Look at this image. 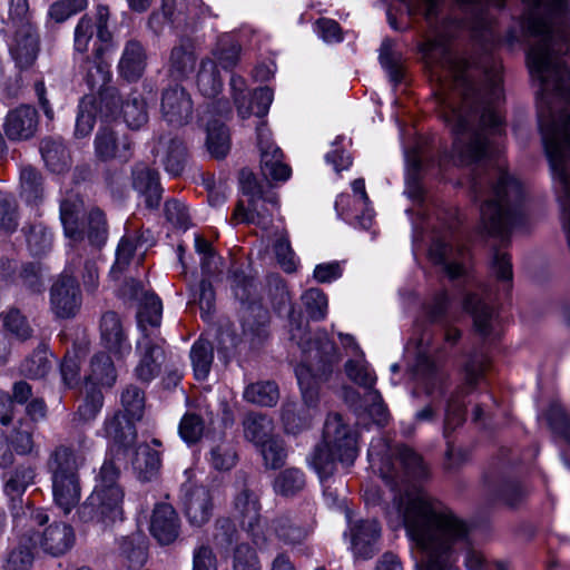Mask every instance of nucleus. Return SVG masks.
I'll list each match as a JSON object with an SVG mask.
<instances>
[{"label": "nucleus", "mask_w": 570, "mask_h": 570, "mask_svg": "<svg viewBox=\"0 0 570 570\" xmlns=\"http://www.w3.org/2000/svg\"><path fill=\"white\" fill-rule=\"evenodd\" d=\"M357 456V440L355 431L338 413L330 414L324 423L323 442L315 446L312 464L317 471L323 485V494L328 505L340 503L341 492L334 487L333 476L336 464L350 466Z\"/></svg>", "instance_id": "nucleus-3"}, {"label": "nucleus", "mask_w": 570, "mask_h": 570, "mask_svg": "<svg viewBox=\"0 0 570 570\" xmlns=\"http://www.w3.org/2000/svg\"><path fill=\"white\" fill-rule=\"evenodd\" d=\"M350 531L352 549L356 557L370 559L377 552L376 543L381 528L376 520L356 521L351 525Z\"/></svg>", "instance_id": "nucleus-26"}, {"label": "nucleus", "mask_w": 570, "mask_h": 570, "mask_svg": "<svg viewBox=\"0 0 570 570\" xmlns=\"http://www.w3.org/2000/svg\"><path fill=\"white\" fill-rule=\"evenodd\" d=\"M130 183L147 209H159L164 188L157 169L145 163H136L131 168Z\"/></svg>", "instance_id": "nucleus-18"}, {"label": "nucleus", "mask_w": 570, "mask_h": 570, "mask_svg": "<svg viewBox=\"0 0 570 570\" xmlns=\"http://www.w3.org/2000/svg\"><path fill=\"white\" fill-rule=\"evenodd\" d=\"M40 151L50 171L61 174L69 168L70 155L61 141L46 138L41 141Z\"/></svg>", "instance_id": "nucleus-41"}, {"label": "nucleus", "mask_w": 570, "mask_h": 570, "mask_svg": "<svg viewBox=\"0 0 570 570\" xmlns=\"http://www.w3.org/2000/svg\"><path fill=\"white\" fill-rule=\"evenodd\" d=\"M190 289L193 292L194 302L199 306L202 317L209 320L215 312L216 299L212 282L204 277Z\"/></svg>", "instance_id": "nucleus-57"}, {"label": "nucleus", "mask_w": 570, "mask_h": 570, "mask_svg": "<svg viewBox=\"0 0 570 570\" xmlns=\"http://www.w3.org/2000/svg\"><path fill=\"white\" fill-rule=\"evenodd\" d=\"M104 394L99 386L86 384L83 397L75 413V420L87 423L94 421L104 406Z\"/></svg>", "instance_id": "nucleus-46"}, {"label": "nucleus", "mask_w": 570, "mask_h": 570, "mask_svg": "<svg viewBox=\"0 0 570 570\" xmlns=\"http://www.w3.org/2000/svg\"><path fill=\"white\" fill-rule=\"evenodd\" d=\"M166 340L160 333L140 335L136 343V353L139 362L135 368V375L141 383H150L160 372L166 358Z\"/></svg>", "instance_id": "nucleus-13"}, {"label": "nucleus", "mask_w": 570, "mask_h": 570, "mask_svg": "<svg viewBox=\"0 0 570 570\" xmlns=\"http://www.w3.org/2000/svg\"><path fill=\"white\" fill-rule=\"evenodd\" d=\"M86 384L111 387L117 380V372L108 353H96L90 361V372Z\"/></svg>", "instance_id": "nucleus-36"}, {"label": "nucleus", "mask_w": 570, "mask_h": 570, "mask_svg": "<svg viewBox=\"0 0 570 570\" xmlns=\"http://www.w3.org/2000/svg\"><path fill=\"white\" fill-rule=\"evenodd\" d=\"M206 145L209 154L216 159H223L230 149V137L228 128L218 120H214L207 126Z\"/></svg>", "instance_id": "nucleus-48"}, {"label": "nucleus", "mask_w": 570, "mask_h": 570, "mask_svg": "<svg viewBox=\"0 0 570 570\" xmlns=\"http://www.w3.org/2000/svg\"><path fill=\"white\" fill-rule=\"evenodd\" d=\"M306 313L312 321L318 322L326 317L327 297L320 288H309L302 295Z\"/></svg>", "instance_id": "nucleus-64"}, {"label": "nucleus", "mask_w": 570, "mask_h": 570, "mask_svg": "<svg viewBox=\"0 0 570 570\" xmlns=\"http://www.w3.org/2000/svg\"><path fill=\"white\" fill-rule=\"evenodd\" d=\"M257 130L262 174L267 180L285 181L291 176V168L283 163L282 149L274 144L264 142L261 128Z\"/></svg>", "instance_id": "nucleus-29"}, {"label": "nucleus", "mask_w": 570, "mask_h": 570, "mask_svg": "<svg viewBox=\"0 0 570 570\" xmlns=\"http://www.w3.org/2000/svg\"><path fill=\"white\" fill-rule=\"evenodd\" d=\"M119 553L128 569L142 567L148 558L145 538L140 533L122 537L119 541Z\"/></svg>", "instance_id": "nucleus-35"}, {"label": "nucleus", "mask_w": 570, "mask_h": 570, "mask_svg": "<svg viewBox=\"0 0 570 570\" xmlns=\"http://www.w3.org/2000/svg\"><path fill=\"white\" fill-rule=\"evenodd\" d=\"M9 23L14 29L10 55L20 70L29 69L37 60L40 37L31 21L28 0H10Z\"/></svg>", "instance_id": "nucleus-9"}, {"label": "nucleus", "mask_w": 570, "mask_h": 570, "mask_svg": "<svg viewBox=\"0 0 570 570\" xmlns=\"http://www.w3.org/2000/svg\"><path fill=\"white\" fill-rule=\"evenodd\" d=\"M125 122L132 130L144 127L149 119L147 102L140 94L134 92L121 104Z\"/></svg>", "instance_id": "nucleus-45"}, {"label": "nucleus", "mask_w": 570, "mask_h": 570, "mask_svg": "<svg viewBox=\"0 0 570 570\" xmlns=\"http://www.w3.org/2000/svg\"><path fill=\"white\" fill-rule=\"evenodd\" d=\"M493 492L497 500L510 508L518 507L528 497L525 487L515 479H503Z\"/></svg>", "instance_id": "nucleus-52"}, {"label": "nucleus", "mask_w": 570, "mask_h": 570, "mask_svg": "<svg viewBox=\"0 0 570 570\" xmlns=\"http://www.w3.org/2000/svg\"><path fill=\"white\" fill-rule=\"evenodd\" d=\"M209 461L218 471L230 470L237 462V453L232 442L222 439L219 443L212 446Z\"/></svg>", "instance_id": "nucleus-58"}, {"label": "nucleus", "mask_w": 570, "mask_h": 570, "mask_svg": "<svg viewBox=\"0 0 570 570\" xmlns=\"http://www.w3.org/2000/svg\"><path fill=\"white\" fill-rule=\"evenodd\" d=\"M240 46L238 42L229 37L219 39L214 56L216 58V66L225 70H232L239 61Z\"/></svg>", "instance_id": "nucleus-59"}, {"label": "nucleus", "mask_w": 570, "mask_h": 570, "mask_svg": "<svg viewBox=\"0 0 570 570\" xmlns=\"http://www.w3.org/2000/svg\"><path fill=\"white\" fill-rule=\"evenodd\" d=\"M189 356L196 380H206L214 362V346L212 342L200 336L194 342Z\"/></svg>", "instance_id": "nucleus-42"}, {"label": "nucleus", "mask_w": 570, "mask_h": 570, "mask_svg": "<svg viewBox=\"0 0 570 570\" xmlns=\"http://www.w3.org/2000/svg\"><path fill=\"white\" fill-rule=\"evenodd\" d=\"M129 288L131 296L140 301L137 312V323L140 335L153 332L160 333L159 327L163 316L160 298L154 293H144V286L140 282L131 281Z\"/></svg>", "instance_id": "nucleus-19"}, {"label": "nucleus", "mask_w": 570, "mask_h": 570, "mask_svg": "<svg viewBox=\"0 0 570 570\" xmlns=\"http://www.w3.org/2000/svg\"><path fill=\"white\" fill-rule=\"evenodd\" d=\"M232 508L242 530L247 533L253 543L256 546L265 543L266 534L261 514V491L254 478L245 471L236 473Z\"/></svg>", "instance_id": "nucleus-8"}, {"label": "nucleus", "mask_w": 570, "mask_h": 570, "mask_svg": "<svg viewBox=\"0 0 570 570\" xmlns=\"http://www.w3.org/2000/svg\"><path fill=\"white\" fill-rule=\"evenodd\" d=\"M38 122L36 108L21 105L8 112L3 128L10 140H28L35 136Z\"/></svg>", "instance_id": "nucleus-25"}, {"label": "nucleus", "mask_w": 570, "mask_h": 570, "mask_svg": "<svg viewBox=\"0 0 570 570\" xmlns=\"http://www.w3.org/2000/svg\"><path fill=\"white\" fill-rule=\"evenodd\" d=\"M29 540L32 547H39L46 554L61 557L73 547L76 534L70 524L53 521L42 532L33 533Z\"/></svg>", "instance_id": "nucleus-17"}, {"label": "nucleus", "mask_w": 570, "mask_h": 570, "mask_svg": "<svg viewBox=\"0 0 570 570\" xmlns=\"http://www.w3.org/2000/svg\"><path fill=\"white\" fill-rule=\"evenodd\" d=\"M37 466L31 463L18 464L12 471L3 475L4 493L11 501V509L14 517L19 515L22 508V497L27 488L35 483ZM22 513H26L22 511Z\"/></svg>", "instance_id": "nucleus-23"}, {"label": "nucleus", "mask_w": 570, "mask_h": 570, "mask_svg": "<svg viewBox=\"0 0 570 570\" xmlns=\"http://www.w3.org/2000/svg\"><path fill=\"white\" fill-rule=\"evenodd\" d=\"M181 521L169 503H157L153 510L149 523V531L160 546L174 543L180 533Z\"/></svg>", "instance_id": "nucleus-20"}, {"label": "nucleus", "mask_w": 570, "mask_h": 570, "mask_svg": "<svg viewBox=\"0 0 570 570\" xmlns=\"http://www.w3.org/2000/svg\"><path fill=\"white\" fill-rule=\"evenodd\" d=\"M345 373L347 377L364 387L366 391L374 389L376 376L373 371L370 370L368 364L363 360H348L345 365Z\"/></svg>", "instance_id": "nucleus-61"}, {"label": "nucleus", "mask_w": 570, "mask_h": 570, "mask_svg": "<svg viewBox=\"0 0 570 570\" xmlns=\"http://www.w3.org/2000/svg\"><path fill=\"white\" fill-rule=\"evenodd\" d=\"M120 475V468L114 458L105 459L96 475L92 492L77 508L80 522L107 528L122 520L125 491L119 483Z\"/></svg>", "instance_id": "nucleus-4"}, {"label": "nucleus", "mask_w": 570, "mask_h": 570, "mask_svg": "<svg viewBox=\"0 0 570 570\" xmlns=\"http://www.w3.org/2000/svg\"><path fill=\"white\" fill-rule=\"evenodd\" d=\"M1 272L6 277H10L11 274L18 272L13 282L30 294L40 295L46 289L45 268L40 262H26L17 268L16 263L7 259L1 263Z\"/></svg>", "instance_id": "nucleus-24"}, {"label": "nucleus", "mask_w": 570, "mask_h": 570, "mask_svg": "<svg viewBox=\"0 0 570 570\" xmlns=\"http://www.w3.org/2000/svg\"><path fill=\"white\" fill-rule=\"evenodd\" d=\"M273 207L264 197L248 198V206L239 200L232 219L236 223L254 224L267 229L273 223Z\"/></svg>", "instance_id": "nucleus-30"}, {"label": "nucleus", "mask_w": 570, "mask_h": 570, "mask_svg": "<svg viewBox=\"0 0 570 570\" xmlns=\"http://www.w3.org/2000/svg\"><path fill=\"white\" fill-rule=\"evenodd\" d=\"M206 425L203 416L196 412H186L178 425V434L188 445L197 444L205 432Z\"/></svg>", "instance_id": "nucleus-53"}, {"label": "nucleus", "mask_w": 570, "mask_h": 570, "mask_svg": "<svg viewBox=\"0 0 570 570\" xmlns=\"http://www.w3.org/2000/svg\"><path fill=\"white\" fill-rule=\"evenodd\" d=\"M86 458L65 445H57L49 454L46 468L51 475L55 503L68 514L79 502L81 487L79 469Z\"/></svg>", "instance_id": "nucleus-7"}, {"label": "nucleus", "mask_w": 570, "mask_h": 570, "mask_svg": "<svg viewBox=\"0 0 570 570\" xmlns=\"http://www.w3.org/2000/svg\"><path fill=\"white\" fill-rule=\"evenodd\" d=\"M305 485V474L297 468H287L281 471L273 482L274 492L285 498L297 495L304 490Z\"/></svg>", "instance_id": "nucleus-44"}, {"label": "nucleus", "mask_w": 570, "mask_h": 570, "mask_svg": "<svg viewBox=\"0 0 570 570\" xmlns=\"http://www.w3.org/2000/svg\"><path fill=\"white\" fill-rule=\"evenodd\" d=\"M450 297L445 291L436 293L432 301L424 305L425 318L430 324L444 326L450 322Z\"/></svg>", "instance_id": "nucleus-56"}, {"label": "nucleus", "mask_w": 570, "mask_h": 570, "mask_svg": "<svg viewBox=\"0 0 570 570\" xmlns=\"http://www.w3.org/2000/svg\"><path fill=\"white\" fill-rule=\"evenodd\" d=\"M21 196L29 204H37L43 197V178L32 166H24L20 171Z\"/></svg>", "instance_id": "nucleus-49"}, {"label": "nucleus", "mask_w": 570, "mask_h": 570, "mask_svg": "<svg viewBox=\"0 0 570 570\" xmlns=\"http://www.w3.org/2000/svg\"><path fill=\"white\" fill-rule=\"evenodd\" d=\"M160 112L170 126L181 127L193 117V100L188 91L179 83H168L161 91Z\"/></svg>", "instance_id": "nucleus-15"}, {"label": "nucleus", "mask_w": 570, "mask_h": 570, "mask_svg": "<svg viewBox=\"0 0 570 570\" xmlns=\"http://www.w3.org/2000/svg\"><path fill=\"white\" fill-rule=\"evenodd\" d=\"M188 153L185 142L178 137L169 138L165 142L161 164L171 177H179L187 165Z\"/></svg>", "instance_id": "nucleus-37"}, {"label": "nucleus", "mask_w": 570, "mask_h": 570, "mask_svg": "<svg viewBox=\"0 0 570 570\" xmlns=\"http://www.w3.org/2000/svg\"><path fill=\"white\" fill-rule=\"evenodd\" d=\"M380 472L397 492L394 501L409 537L424 552L420 570H451L460 549H468L469 570H508L505 563L488 562L481 552L469 549L468 524L422 488L410 485L428 476L422 456L413 449L404 444L390 449L381 459Z\"/></svg>", "instance_id": "nucleus-1"}, {"label": "nucleus", "mask_w": 570, "mask_h": 570, "mask_svg": "<svg viewBox=\"0 0 570 570\" xmlns=\"http://www.w3.org/2000/svg\"><path fill=\"white\" fill-rule=\"evenodd\" d=\"M259 446L266 468L276 470L285 464L287 451L282 439L273 436Z\"/></svg>", "instance_id": "nucleus-63"}, {"label": "nucleus", "mask_w": 570, "mask_h": 570, "mask_svg": "<svg viewBox=\"0 0 570 570\" xmlns=\"http://www.w3.org/2000/svg\"><path fill=\"white\" fill-rule=\"evenodd\" d=\"M238 530L230 518L220 517L215 521L213 540L217 548L228 550L238 541Z\"/></svg>", "instance_id": "nucleus-60"}, {"label": "nucleus", "mask_w": 570, "mask_h": 570, "mask_svg": "<svg viewBox=\"0 0 570 570\" xmlns=\"http://www.w3.org/2000/svg\"><path fill=\"white\" fill-rule=\"evenodd\" d=\"M53 354L46 342H40L38 346L27 355L19 365V373L29 380H42L52 370L51 357Z\"/></svg>", "instance_id": "nucleus-32"}, {"label": "nucleus", "mask_w": 570, "mask_h": 570, "mask_svg": "<svg viewBox=\"0 0 570 570\" xmlns=\"http://www.w3.org/2000/svg\"><path fill=\"white\" fill-rule=\"evenodd\" d=\"M27 246L32 256H42L52 247V234L41 223L23 226Z\"/></svg>", "instance_id": "nucleus-47"}, {"label": "nucleus", "mask_w": 570, "mask_h": 570, "mask_svg": "<svg viewBox=\"0 0 570 570\" xmlns=\"http://www.w3.org/2000/svg\"><path fill=\"white\" fill-rule=\"evenodd\" d=\"M245 439L259 445L273 438V420L261 412H249L243 420Z\"/></svg>", "instance_id": "nucleus-39"}, {"label": "nucleus", "mask_w": 570, "mask_h": 570, "mask_svg": "<svg viewBox=\"0 0 570 570\" xmlns=\"http://www.w3.org/2000/svg\"><path fill=\"white\" fill-rule=\"evenodd\" d=\"M120 404L125 415L140 421L145 411L144 391L134 384L127 385L120 394Z\"/></svg>", "instance_id": "nucleus-54"}, {"label": "nucleus", "mask_w": 570, "mask_h": 570, "mask_svg": "<svg viewBox=\"0 0 570 570\" xmlns=\"http://www.w3.org/2000/svg\"><path fill=\"white\" fill-rule=\"evenodd\" d=\"M490 358L483 353H474L464 366V383L458 386L446 400L443 435L448 440L446 470H454L464 460L462 451H455L450 443V434L465 422L466 407L464 397L476 386L490 367Z\"/></svg>", "instance_id": "nucleus-5"}, {"label": "nucleus", "mask_w": 570, "mask_h": 570, "mask_svg": "<svg viewBox=\"0 0 570 570\" xmlns=\"http://www.w3.org/2000/svg\"><path fill=\"white\" fill-rule=\"evenodd\" d=\"M313 510L306 504L301 510L286 511L271 520L275 537L286 546L295 547L305 542L313 531Z\"/></svg>", "instance_id": "nucleus-12"}, {"label": "nucleus", "mask_w": 570, "mask_h": 570, "mask_svg": "<svg viewBox=\"0 0 570 570\" xmlns=\"http://www.w3.org/2000/svg\"><path fill=\"white\" fill-rule=\"evenodd\" d=\"M244 399L261 406H274L279 399L278 386L273 381L249 384L244 391Z\"/></svg>", "instance_id": "nucleus-50"}, {"label": "nucleus", "mask_w": 570, "mask_h": 570, "mask_svg": "<svg viewBox=\"0 0 570 570\" xmlns=\"http://www.w3.org/2000/svg\"><path fill=\"white\" fill-rule=\"evenodd\" d=\"M238 180L243 194L248 196V198L264 197V199L273 207L278 206V197L276 193L271 189L265 190L264 186L257 180L252 170L247 168L240 169Z\"/></svg>", "instance_id": "nucleus-51"}, {"label": "nucleus", "mask_w": 570, "mask_h": 570, "mask_svg": "<svg viewBox=\"0 0 570 570\" xmlns=\"http://www.w3.org/2000/svg\"><path fill=\"white\" fill-rule=\"evenodd\" d=\"M429 253L433 263L441 265L450 279L459 281L464 277L463 266L451 259L453 255V247L451 244L436 238L432 242Z\"/></svg>", "instance_id": "nucleus-38"}, {"label": "nucleus", "mask_w": 570, "mask_h": 570, "mask_svg": "<svg viewBox=\"0 0 570 570\" xmlns=\"http://www.w3.org/2000/svg\"><path fill=\"white\" fill-rule=\"evenodd\" d=\"M197 86L203 95L208 97H214L220 92L223 82L214 61H202L197 73Z\"/></svg>", "instance_id": "nucleus-55"}, {"label": "nucleus", "mask_w": 570, "mask_h": 570, "mask_svg": "<svg viewBox=\"0 0 570 570\" xmlns=\"http://www.w3.org/2000/svg\"><path fill=\"white\" fill-rule=\"evenodd\" d=\"M83 212V200L79 195H69L60 203V220L65 236L78 245L87 240L96 250H100L107 243L109 226L105 212L92 206L80 222Z\"/></svg>", "instance_id": "nucleus-6"}, {"label": "nucleus", "mask_w": 570, "mask_h": 570, "mask_svg": "<svg viewBox=\"0 0 570 570\" xmlns=\"http://www.w3.org/2000/svg\"><path fill=\"white\" fill-rule=\"evenodd\" d=\"M417 389L431 400L414 415L416 423L434 422L438 420V404L445 395L449 387V374L439 366L430 356L419 355L415 365Z\"/></svg>", "instance_id": "nucleus-10"}, {"label": "nucleus", "mask_w": 570, "mask_h": 570, "mask_svg": "<svg viewBox=\"0 0 570 570\" xmlns=\"http://www.w3.org/2000/svg\"><path fill=\"white\" fill-rule=\"evenodd\" d=\"M463 308L473 318L475 332L484 340L492 334L494 309L475 293H468L463 298Z\"/></svg>", "instance_id": "nucleus-33"}, {"label": "nucleus", "mask_w": 570, "mask_h": 570, "mask_svg": "<svg viewBox=\"0 0 570 570\" xmlns=\"http://www.w3.org/2000/svg\"><path fill=\"white\" fill-rule=\"evenodd\" d=\"M131 145L127 135L119 138L114 127L101 126L95 137V155L101 161H108L116 157L127 161L131 157Z\"/></svg>", "instance_id": "nucleus-22"}, {"label": "nucleus", "mask_w": 570, "mask_h": 570, "mask_svg": "<svg viewBox=\"0 0 570 570\" xmlns=\"http://www.w3.org/2000/svg\"><path fill=\"white\" fill-rule=\"evenodd\" d=\"M82 295L77 279L61 274L51 285L50 305L59 318H71L80 309Z\"/></svg>", "instance_id": "nucleus-16"}, {"label": "nucleus", "mask_w": 570, "mask_h": 570, "mask_svg": "<svg viewBox=\"0 0 570 570\" xmlns=\"http://www.w3.org/2000/svg\"><path fill=\"white\" fill-rule=\"evenodd\" d=\"M110 9L106 4L96 7L95 17L85 13L77 22L73 32V48L79 53H86L89 43L96 35L99 45L95 42L94 56L98 58L111 48L112 33L109 30Z\"/></svg>", "instance_id": "nucleus-11"}, {"label": "nucleus", "mask_w": 570, "mask_h": 570, "mask_svg": "<svg viewBox=\"0 0 570 570\" xmlns=\"http://www.w3.org/2000/svg\"><path fill=\"white\" fill-rule=\"evenodd\" d=\"M279 289V304L288 305L289 340L299 346L304 355L303 364L295 371L303 399L302 405L314 412L320 402L321 384L330 380L338 361L336 345L325 331L311 335L308 322L291 305L285 286L282 285Z\"/></svg>", "instance_id": "nucleus-2"}, {"label": "nucleus", "mask_w": 570, "mask_h": 570, "mask_svg": "<svg viewBox=\"0 0 570 570\" xmlns=\"http://www.w3.org/2000/svg\"><path fill=\"white\" fill-rule=\"evenodd\" d=\"M99 332L101 344L109 353L117 357H124L131 351L128 335L118 313L105 312L100 317Z\"/></svg>", "instance_id": "nucleus-21"}, {"label": "nucleus", "mask_w": 570, "mask_h": 570, "mask_svg": "<svg viewBox=\"0 0 570 570\" xmlns=\"http://www.w3.org/2000/svg\"><path fill=\"white\" fill-rule=\"evenodd\" d=\"M313 411L289 401L282 405V422L286 433L298 434L311 426Z\"/></svg>", "instance_id": "nucleus-40"}, {"label": "nucleus", "mask_w": 570, "mask_h": 570, "mask_svg": "<svg viewBox=\"0 0 570 570\" xmlns=\"http://www.w3.org/2000/svg\"><path fill=\"white\" fill-rule=\"evenodd\" d=\"M380 62L387 70L395 83L401 82L404 76L401 55L393 50V41L385 39L380 48Z\"/></svg>", "instance_id": "nucleus-62"}, {"label": "nucleus", "mask_w": 570, "mask_h": 570, "mask_svg": "<svg viewBox=\"0 0 570 570\" xmlns=\"http://www.w3.org/2000/svg\"><path fill=\"white\" fill-rule=\"evenodd\" d=\"M196 56L188 38H181L179 43L174 46L168 61V76L175 83L187 79L195 70Z\"/></svg>", "instance_id": "nucleus-31"}, {"label": "nucleus", "mask_w": 570, "mask_h": 570, "mask_svg": "<svg viewBox=\"0 0 570 570\" xmlns=\"http://www.w3.org/2000/svg\"><path fill=\"white\" fill-rule=\"evenodd\" d=\"M136 422L137 420L128 417L122 411H117L106 417L104 431L110 444L106 459L114 458L116 462L119 455L125 456L135 446L137 441Z\"/></svg>", "instance_id": "nucleus-14"}, {"label": "nucleus", "mask_w": 570, "mask_h": 570, "mask_svg": "<svg viewBox=\"0 0 570 570\" xmlns=\"http://www.w3.org/2000/svg\"><path fill=\"white\" fill-rule=\"evenodd\" d=\"M146 68V52L137 40H129L119 61V72L128 81L138 80Z\"/></svg>", "instance_id": "nucleus-34"}, {"label": "nucleus", "mask_w": 570, "mask_h": 570, "mask_svg": "<svg viewBox=\"0 0 570 570\" xmlns=\"http://www.w3.org/2000/svg\"><path fill=\"white\" fill-rule=\"evenodd\" d=\"M185 514L193 527L200 528L206 524L213 514V498L210 491L198 485L190 489L185 499Z\"/></svg>", "instance_id": "nucleus-28"}, {"label": "nucleus", "mask_w": 570, "mask_h": 570, "mask_svg": "<svg viewBox=\"0 0 570 570\" xmlns=\"http://www.w3.org/2000/svg\"><path fill=\"white\" fill-rule=\"evenodd\" d=\"M83 62V79L92 94L110 86L111 73L109 65L102 59V56L99 58L95 56L94 59L86 57Z\"/></svg>", "instance_id": "nucleus-43"}, {"label": "nucleus", "mask_w": 570, "mask_h": 570, "mask_svg": "<svg viewBox=\"0 0 570 570\" xmlns=\"http://www.w3.org/2000/svg\"><path fill=\"white\" fill-rule=\"evenodd\" d=\"M135 476L142 483L157 480L161 469V453L142 442L135 448L131 459Z\"/></svg>", "instance_id": "nucleus-27"}]
</instances>
